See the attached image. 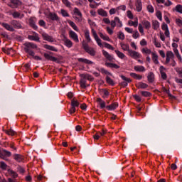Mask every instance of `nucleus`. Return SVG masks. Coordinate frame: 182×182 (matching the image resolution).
Listing matches in <instances>:
<instances>
[{
  "label": "nucleus",
  "instance_id": "0eeeda50",
  "mask_svg": "<svg viewBox=\"0 0 182 182\" xmlns=\"http://www.w3.org/2000/svg\"><path fill=\"white\" fill-rule=\"evenodd\" d=\"M128 53L129 56L134 59H139L140 58V53H139L137 51H133V50H129Z\"/></svg>",
  "mask_w": 182,
  "mask_h": 182
},
{
  "label": "nucleus",
  "instance_id": "7c9ffc66",
  "mask_svg": "<svg viewBox=\"0 0 182 182\" xmlns=\"http://www.w3.org/2000/svg\"><path fill=\"white\" fill-rule=\"evenodd\" d=\"M142 25L146 28V29H150L151 28V24L150 23L149 21L144 20L142 21Z\"/></svg>",
  "mask_w": 182,
  "mask_h": 182
},
{
  "label": "nucleus",
  "instance_id": "4c0bfd02",
  "mask_svg": "<svg viewBox=\"0 0 182 182\" xmlns=\"http://www.w3.org/2000/svg\"><path fill=\"white\" fill-rule=\"evenodd\" d=\"M98 14L100 15L101 16H107V12L103 9H99L97 11Z\"/></svg>",
  "mask_w": 182,
  "mask_h": 182
},
{
  "label": "nucleus",
  "instance_id": "49530a36",
  "mask_svg": "<svg viewBox=\"0 0 182 182\" xmlns=\"http://www.w3.org/2000/svg\"><path fill=\"white\" fill-rule=\"evenodd\" d=\"M74 14H75V15H77V16H79L80 18H82V12H80L79 9L75 8L74 9Z\"/></svg>",
  "mask_w": 182,
  "mask_h": 182
},
{
  "label": "nucleus",
  "instance_id": "2f4dec72",
  "mask_svg": "<svg viewBox=\"0 0 182 182\" xmlns=\"http://www.w3.org/2000/svg\"><path fill=\"white\" fill-rule=\"evenodd\" d=\"M28 39H30V41H36V42H39V37L38 36V34H36L35 36H28Z\"/></svg>",
  "mask_w": 182,
  "mask_h": 182
},
{
  "label": "nucleus",
  "instance_id": "2eb2a0df",
  "mask_svg": "<svg viewBox=\"0 0 182 182\" xmlns=\"http://www.w3.org/2000/svg\"><path fill=\"white\" fill-rule=\"evenodd\" d=\"M1 26L3 28H5V29L9 31L10 32H14L15 31V29H14V27L6 23H2Z\"/></svg>",
  "mask_w": 182,
  "mask_h": 182
},
{
  "label": "nucleus",
  "instance_id": "37998d69",
  "mask_svg": "<svg viewBox=\"0 0 182 182\" xmlns=\"http://www.w3.org/2000/svg\"><path fill=\"white\" fill-rule=\"evenodd\" d=\"M8 171L9 174H11V176L13 177V178H16V177H18V173H16V172L12 171L11 169H8Z\"/></svg>",
  "mask_w": 182,
  "mask_h": 182
},
{
  "label": "nucleus",
  "instance_id": "72a5a7b5",
  "mask_svg": "<svg viewBox=\"0 0 182 182\" xmlns=\"http://www.w3.org/2000/svg\"><path fill=\"white\" fill-rule=\"evenodd\" d=\"M68 23L69 25L71 26V27L74 29V31H76V32L79 31V28H77V26H76V24L73 21H68Z\"/></svg>",
  "mask_w": 182,
  "mask_h": 182
},
{
  "label": "nucleus",
  "instance_id": "a878e982",
  "mask_svg": "<svg viewBox=\"0 0 182 182\" xmlns=\"http://www.w3.org/2000/svg\"><path fill=\"white\" fill-rule=\"evenodd\" d=\"M117 106H119V105H117V103L114 102L109 105H107L106 107V109H107V110H114L116 109V107H117Z\"/></svg>",
  "mask_w": 182,
  "mask_h": 182
},
{
  "label": "nucleus",
  "instance_id": "ea45409f",
  "mask_svg": "<svg viewBox=\"0 0 182 182\" xmlns=\"http://www.w3.org/2000/svg\"><path fill=\"white\" fill-rule=\"evenodd\" d=\"M152 26L154 29L157 30L158 28H160V25L159 24V21L156 20L152 21Z\"/></svg>",
  "mask_w": 182,
  "mask_h": 182
},
{
  "label": "nucleus",
  "instance_id": "a19ab883",
  "mask_svg": "<svg viewBox=\"0 0 182 182\" xmlns=\"http://www.w3.org/2000/svg\"><path fill=\"white\" fill-rule=\"evenodd\" d=\"M173 11H176V12H178L179 14H182V6L181 4H178Z\"/></svg>",
  "mask_w": 182,
  "mask_h": 182
},
{
  "label": "nucleus",
  "instance_id": "79ce46f5",
  "mask_svg": "<svg viewBox=\"0 0 182 182\" xmlns=\"http://www.w3.org/2000/svg\"><path fill=\"white\" fill-rule=\"evenodd\" d=\"M141 95H142V96L144 97H150V96H151V93L148 91H141Z\"/></svg>",
  "mask_w": 182,
  "mask_h": 182
},
{
  "label": "nucleus",
  "instance_id": "4d7b16f0",
  "mask_svg": "<svg viewBox=\"0 0 182 182\" xmlns=\"http://www.w3.org/2000/svg\"><path fill=\"white\" fill-rule=\"evenodd\" d=\"M156 15L158 19H159V21H163L162 16H161V11H156Z\"/></svg>",
  "mask_w": 182,
  "mask_h": 182
},
{
  "label": "nucleus",
  "instance_id": "a18cd8bd",
  "mask_svg": "<svg viewBox=\"0 0 182 182\" xmlns=\"http://www.w3.org/2000/svg\"><path fill=\"white\" fill-rule=\"evenodd\" d=\"M30 26L31 28H33V29H35L36 31L38 29V26L35 23L33 20H30Z\"/></svg>",
  "mask_w": 182,
  "mask_h": 182
},
{
  "label": "nucleus",
  "instance_id": "3c124183",
  "mask_svg": "<svg viewBox=\"0 0 182 182\" xmlns=\"http://www.w3.org/2000/svg\"><path fill=\"white\" fill-rule=\"evenodd\" d=\"M105 48H107V49H110L111 50H114V48L112 46V45L107 43H104Z\"/></svg>",
  "mask_w": 182,
  "mask_h": 182
},
{
  "label": "nucleus",
  "instance_id": "cd10ccee",
  "mask_svg": "<svg viewBox=\"0 0 182 182\" xmlns=\"http://www.w3.org/2000/svg\"><path fill=\"white\" fill-rule=\"evenodd\" d=\"M130 76L132 77H134V79H137L138 80H141V79H143V76H141L139 74H136L134 73H131Z\"/></svg>",
  "mask_w": 182,
  "mask_h": 182
},
{
  "label": "nucleus",
  "instance_id": "774afa93",
  "mask_svg": "<svg viewBox=\"0 0 182 182\" xmlns=\"http://www.w3.org/2000/svg\"><path fill=\"white\" fill-rule=\"evenodd\" d=\"M127 16H128V18H129V19H133V14L132 13L131 11H128L127 12Z\"/></svg>",
  "mask_w": 182,
  "mask_h": 182
},
{
  "label": "nucleus",
  "instance_id": "a211bd4d",
  "mask_svg": "<svg viewBox=\"0 0 182 182\" xmlns=\"http://www.w3.org/2000/svg\"><path fill=\"white\" fill-rule=\"evenodd\" d=\"M102 55L107 59V60H109V62H112L114 59L113 57L105 50H102Z\"/></svg>",
  "mask_w": 182,
  "mask_h": 182
},
{
  "label": "nucleus",
  "instance_id": "0e129e2a",
  "mask_svg": "<svg viewBox=\"0 0 182 182\" xmlns=\"http://www.w3.org/2000/svg\"><path fill=\"white\" fill-rule=\"evenodd\" d=\"M12 16L15 18H19V16H21V14L19 12L15 11L12 14Z\"/></svg>",
  "mask_w": 182,
  "mask_h": 182
},
{
  "label": "nucleus",
  "instance_id": "4be33fe9",
  "mask_svg": "<svg viewBox=\"0 0 182 182\" xmlns=\"http://www.w3.org/2000/svg\"><path fill=\"white\" fill-rule=\"evenodd\" d=\"M14 159L18 163H21V161H23V156H22V155L18 154L14 155Z\"/></svg>",
  "mask_w": 182,
  "mask_h": 182
},
{
  "label": "nucleus",
  "instance_id": "f3484780",
  "mask_svg": "<svg viewBox=\"0 0 182 182\" xmlns=\"http://www.w3.org/2000/svg\"><path fill=\"white\" fill-rule=\"evenodd\" d=\"M70 37L75 42H79V38L77 37V34H76V33H75L74 31H70Z\"/></svg>",
  "mask_w": 182,
  "mask_h": 182
},
{
  "label": "nucleus",
  "instance_id": "de8ad7c7",
  "mask_svg": "<svg viewBox=\"0 0 182 182\" xmlns=\"http://www.w3.org/2000/svg\"><path fill=\"white\" fill-rule=\"evenodd\" d=\"M7 167H8V165H6L5 162L4 161L0 162V168H1V170H6Z\"/></svg>",
  "mask_w": 182,
  "mask_h": 182
},
{
  "label": "nucleus",
  "instance_id": "864d4df0",
  "mask_svg": "<svg viewBox=\"0 0 182 182\" xmlns=\"http://www.w3.org/2000/svg\"><path fill=\"white\" fill-rule=\"evenodd\" d=\"M118 38L119 39H121V41H124V33H123L122 31H119L118 33Z\"/></svg>",
  "mask_w": 182,
  "mask_h": 182
},
{
  "label": "nucleus",
  "instance_id": "f8f14e48",
  "mask_svg": "<svg viewBox=\"0 0 182 182\" xmlns=\"http://www.w3.org/2000/svg\"><path fill=\"white\" fill-rule=\"evenodd\" d=\"M80 87H82V89H86V87H89V86H90V84H87V80H85L83 78L80 79Z\"/></svg>",
  "mask_w": 182,
  "mask_h": 182
},
{
  "label": "nucleus",
  "instance_id": "1a4fd4ad",
  "mask_svg": "<svg viewBox=\"0 0 182 182\" xmlns=\"http://www.w3.org/2000/svg\"><path fill=\"white\" fill-rule=\"evenodd\" d=\"M162 31H165L164 35L166 38H170V31H168V26L166 23H163L161 26Z\"/></svg>",
  "mask_w": 182,
  "mask_h": 182
},
{
  "label": "nucleus",
  "instance_id": "bb28decb",
  "mask_svg": "<svg viewBox=\"0 0 182 182\" xmlns=\"http://www.w3.org/2000/svg\"><path fill=\"white\" fill-rule=\"evenodd\" d=\"M128 25H129V26H134V28H137V26H139V21L137 18L135 21H129Z\"/></svg>",
  "mask_w": 182,
  "mask_h": 182
},
{
  "label": "nucleus",
  "instance_id": "13d9d810",
  "mask_svg": "<svg viewBox=\"0 0 182 182\" xmlns=\"http://www.w3.org/2000/svg\"><path fill=\"white\" fill-rule=\"evenodd\" d=\"M85 35V39H87L88 42H90L91 39H90V35L89 31H87Z\"/></svg>",
  "mask_w": 182,
  "mask_h": 182
},
{
  "label": "nucleus",
  "instance_id": "7ed1b4c3",
  "mask_svg": "<svg viewBox=\"0 0 182 182\" xmlns=\"http://www.w3.org/2000/svg\"><path fill=\"white\" fill-rule=\"evenodd\" d=\"M82 48L87 53H89L91 56H95L96 55V51H95V49L89 47V45L87 43H82Z\"/></svg>",
  "mask_w": 182,
  "mask_h": 182
},
{
  "label": "nucleus",
  "instance_id": "dca6fc26",
  "mask_svg": "<svg viewBox=\"0 0 182 182\" xmlns=\"http://www.w3.org/2000/svg\"><path fill=\"white\" fill-rule=\"evenodd\" d=\"M42 37H43V39H44V41H48V42H53V38L48 35L46 33H43L42 34Z\"/></svg>",
  "mask_w": 182,
  "mask_h": 182
},
{
  "label": "nucleus",
  "instance_id": "bf43d9fd",
  "mask_svg": "<svg viewBox=\"0 0 182 182\" xmlns=\"http://www.w3.org/2000/svg\"><path fill=\"white\" fill-rule=\"evenodd\" d=\"M147 9H148V11L150 12L151 14H153V12H154V8H153V6L151 5H148Z\"/></svg>",
  "mask_w": 182,
  "mask_h": 182
},
{
  "label": "nucleus",
  "instance_id": "f257e3e1",
  "mask_svg": "<svg viewBox=\"0 0 182 182\" xmlns=\"http://www.w3.org/2000/svg\"><path fill=\"white\" fill-rule=\"evenodd\" d=\"M23 45H24V51L26 52V53H28V55H30V56H33V55H35V52H33L32 49H37L38 46H36V44L33 43H29V42H26Z\"/></svg>",
  "mask_w": 182,
  "mask_h": 182
},
{
  "label": "nucleus",
  "instance_id": "423d86ee",
  "mask_svg": "<svg viewBox=\"0 0 182 182\" xmlns=\"http://www.w3.org/2000/svg\"><path fill=\"white\" fill-rule=\"evenodd\" d=\"M92 33L98 46H102L103 45L102 44V40L99 38V36H97V33H96V31H95V29H92Z\"/></svg>",
  "mask_w": 182,
  "mask_h": 182
},
{
  "label": "nucleus",
  "instance_id": "c85d7f7f",
  "mask_svg": "<svg viewBox=\"0 0 182 182\" xmlns=\"http://www.w3.org/2000/svg\"><path fill=\"white\" fill-rule=\"evenodd\" d=\"M10 1L16 8H18L20 5H22V2L19 0H10Z\"/></svg>",
  "mask_w": 182,
  "mask_h": 182
},
{
  "label": "nucleus",
  "instance_id": "5fc2aeb1",
  "mask_svg": "<svg viewBox=\"0 0 182 182\" xmlns=\"http://www.w3.org/2000/svg\"><path fill=\"white\" fill-rule=\"evenodd\" d=\"M160 73H161V78L164 79V80H167V74H166L164 73V71H162V70H161Z\"/></svg>",
  "mask_w": 182,
  "mask_h": 182
},
{
  "label": "nucleus",
  "instance_id": "39448f33",
  "mask_svg": "<svg viewBox=\"0 0 182 182\" xmlns=\"http://www.w3.org/2000/svg\"><path fill=\"white\" fill-rule=\"evenodd\" d=\"M12 156V153L11 151L3 149L0 153V159L5 160V157H11Z\"/></svg>",
  "mask_w": 182,
  "mask_h": 182
},
{
  "label": "nucleus",
  "instance_id": "603ef678",
  "mask_svg": "<svg viewBox=\"0 0 182 182\" xmlns=\"http://www.w3.org/2000/svg\"><path fill=\"white\" fill-rule=\"evenodd\" d=\"M176 72L179 75V77H182V68H176Z\"/></svg>",
  "mask_w": 182,
  "mask_h": 182
},
{
  "label": "nucleus",
  "instance_id": "9b49d317",
  "mask_svg": "<svg viewBox=\"0 0 182 182\" xmlns=\"http://www.w3.org/2000/svg\"><path fill=\"white\" fill-rule=\"evenodd\" d=\"M135 6L137 12H141V9H143V4L141 3V0H136L135 2Z\"/></svg>",
  "mask_w": 182,
  "mask_h": 182
},
{
  "label": "nucleus",
  "instance_id": "052dcab7",
  "mask_svg": "<svg viewBox=\"0 0 182 182\" xmlns=\"http://www.w3.org/2000/svg\"><path fill=\"white\" fill-rule=\"evenodd\" d=\"M6 133L9 134V136H14L15 131H14V129H10L9 131H6Z\"/></svg>",
  "mask_w": 182,
  "mask_h": 182
},
{
  "label": "nucleus",
  "instance_id": "9d476101",
  "mask_svg": "<svg viewBox=\"0 0 182 182\" xmlns=\"http://www.w3.org/2000/svg\"><path fill=\"white\" fill-rule=\"evenodd\" d=\"M64 39L63 40L65 46H67V48H72V46H73V43H72V41L68 39V38H66V36L63 35Z\"/></svg>",
  "mask_w": 182,
  "mask_h": 182
},
{
  "label": "nucleus",
  "instance_id": "6ab92c4d",
  "mask_svg": "<svg viewBox=\"0 0 182 182\" xmlns=\"http://www.w3.org/2000/svg\"><path fill=\"white\" fill-rule=\"evenodd\" d=\"M136 87L138 89H147V87H149V85H147L143 82H140L136 85Z\"/></svg>",
  "mask_w": 182,
  "mask_h": 182
},
{
  "label": "nucleus",
  "instance_id": "338daca9",
  "mask_svg": "<svg viewBox=\"0 0 182 182\" xmlns=\"http://www.w3.org/2000/svg\"><path fill=\"white\" fill-rule=\"evenodd\" d=\"M61 14L63 16H69V14H68L66 10L61 9Z\"/></svg>",
  "mask_w": 182,
  "mask_h": 182
},
{
  "label": "nucleus",
  "instance_id": "69168bd1",
  "mask_svg": "<svg viewBox=\"0 0 182 182\" xmlns=\"http://www.w3.org/2000/svg\"><path fill=\"white\" fill-rule=\"evenodd\" d=\"M133 97L135 99L136 102H141V98L140 97V96L134 95H133Z\"/></svg>",
  "mask_w": 182,
  "mask_h": 182
},
{
  "label": "nucleus",
  "instance_id": "58836bf2",
  "mask_svg": "<svg viewBox=\"0 0 182 182\" xmlns=\"http://www.w3.org/2000/svg\"><path fill=\"white\" fill-rule=\"evenodd\" d=\"M79 105H80V103L78 102L77 100H71V106L73 107H75V108L79 107Z\"/></svg>",
  "mask_w": 182,
  "mask_h": 182
},
{
  "label": "nucleus",
  "instance_id": "20e7f679",
  "mask_svg": "<svg viewBox=\"0 0 182 182\" xmlns=\"http://www.w3.org/2000/svg\"><path fill=\"white\" fill-rule=\"evenodd\" d=\"M120 77L122 79V80H124V81L120 82V84H119L120 86H122V87H126V86H127V85H129V83H132V80L130 78H127L124 75H121Z\"/></svg>",
  "mask_w": 182,
  "mask_h": 182
},
{
  "label": "nucleus",
  "instance_id": "393cba45",
  "mask_svg": "<svg viewBox=\"0 0 182 182\" xmlns=\"http://www.w3.org/2000/svg\"><path fill=\"white\" fill-rule=\"evenodd\" d=\"M43 48H45V49H48V50H52L53 52H58V50L56 48L52 46H49L48 44H45L43 46Z\"/></svg>",
  "mask_w": 182,
  "mask_h": 182
},
{
  "label": "nucleus",
  "instance_id": "09e8293b",
  "mask_svg": "<svg viewBox=\"0 0 182 182\" xmlns=\"http://www.w3.org/2000/svg\"><path fill=\"white\" fill-rule=\"evenodd\" d=\"M166 57L170 58L171 60L174 59V53L172 51L166 52Z\"/></svg>",
  "mask_w": 182,
  "mask_h": 182
},
{
  "label": "nucleus",
  "instance_id": "c9c22d12",
  "mask_svg": "<svg viewBox=\"0 0 182 182\" xmlns=\"http://www.w3.org/2000/svg\"><path fill=\"white\" fill-rule=\"evenodd\" d=\"M100 37L101 39H103V41H107L108 42H110V38L107 36H104L103 33H99Z\"/></svg>",
  "mask_w": 182,
  "mask_h": 182
},
{
  "label": "nucleus",
  "instance_id": "8fccbe9b",
  "mask_svg": "<svg viewBox=\"0 0 182 182\" xmlns=\"http://www.w3.org/2000/svg\"><path fill=\"white\" fill-rule=\"evenodd\" d=\"M114 21H115V23L117 22V23H119L118 26L119 28H122L123 26V23H122V21H120V18H119V17H115Z\"/></svg>",
  "mask_w": 182,
  "mask_h": 182
},
{
  "label": "nucleus",
  "instance_id": "c756f323",
  "mask_svg": "<svg viewBox=\"0 0 182 182\" xmlns=\"http://www.w3.org/2000/svg\"><path fill=\"white\" fill-rule=\"evenodd\" d=\"M134 69L136 70V72H144L146 70V68H144V67L142 65L134 66Z\"/></svg>",
  "mask_w": 182,
  "mask_h": 182
},
{
  "label": "nucleus",
  "instance_id": "b1692460",
  "mask_svg": "<svg viewBox=\"0 0 182 182\" xmlns=\"http://www.w3.org/2000/svg\"><path fill=\"white\" fill-rule=\"evenodd\" d=\"M78 62H82V63H86V65H93V61H90L86 58H78Z\"/></svg>",
  "mask_w": 182,
  "mask_h": 182
},
{
  "label": "nucleus",
  "instance_id": "ddd939ff",
  "mask_svg": "<svg viewBox=\"0 0 182 182\" xmlns=\"http://www.w3.org/2000/svg\"><path fill=\"white\" fill-rule=\"evenodd\" d=\"M147 80L149 83H154L155 80V75L154 73L153 72H149L147 75Z\"/></svg>",
  "mask_w": 182,
  "mask_h": 182
},
{
  "label": "nucleus",
  "instance_id": "aec40b11",
  "mask_svg": "<svg viewBox=\"0 0 182 182\" xmlns=\"http://www.w3.org/2000/svg\"><path fill=\"white\" fill-rule=\"evenodd\" d=\"M105 66L107 68H111L114 69H120V66L117 64L112 63H105Z\"/></svg>",
  "mask_w": 182,
  "mask_h": 182
},
{
  "label": "nucleus",
  "instance_id": "f03ea898",
  "mask_svg": "<svg viewBox=\"0 0 182 182\" xmlns=\"http://www.w3.org/2000/svg\"><path fill=\"white\" fill-rule=\"evenodd\" d=\"M50 55H53V53L52 52H48V53H45L43 54V56L46 60H50L51 62H56V63H60V60L58 59V58L52 56Z\"/></svg>",
  "mask_w": 182,
  "mask_h": 182
},
{
  "label": "nucleus",
  "instance_id": "412c9836",
  "mask_svg": "<svg viewBox=\"0 0 182 182\" xmlns=\"http://www.w3.org/2000/svg\"><path fill=\"white\" fill-rule=\"evenodd\" d=\"M97 102L99 103L101 109H105V107H106V102L102 100V98H97Z\"/></svg>",
  "mask_w": 182,
  "mask_h": 182
},
{
  "label": "nucleus",
  "instance_id": "f704fd0d",
  "mask_svg": "<svg viewBox=\"0 0 182 182\" xmlns=\"http://www.w3.org/2000/svg\"><path fill=\"white\" fill-rule=\"evenodd\" d=\"M106 82L107 83H108V85H110L111 86H114V82L112 78H110V77L109 76L106 77Z\"/></svg>",
  "mask_w": 182,
  "mask_h": 182
},
{
  "label": "nucleus",
  "instance_id": "c03bdc74",
  "mask_svg": "<svg viewBox=\"0 0 182 182\" xmlns=\"http://www.w3.org/2000/svg\"><path fill=\"white\" fill-rule=\"evenodd\" d=\"M115 53L120 59H124V55L123 53L120 52L119 50H115Z\"/></svg>",
  "mask_w": 182,
  "mask_h": 182
},
{
  "label": "nucleus",
  "instance_id": "e433bc0d",
  "mask_svg": "<svg viewBox=\"0 0 182 182\" xmlns=\"http://www.w3.org/2000/svg\"><path fill=\"white\" fill-rule=\"evenodd\" d=\"M121 48H122V49H123V50H127L129 53V50H130L129 44L121 43Z\"/></svg>",
  "mask_w": 182,
  "mask_h": 182
},
{
  "label": "nucleus",
  "instance_id": "e2e57ef3",
  "mask_svg": "<svg viewBox=\"0 0 182 182\" xmlns=\"http://www.w3.org/2000/svg\"><path fill=\"white\" fill-rule=\"evenodd\" d=\"M140 36V34L139 33V31H135L134 33L132 35V37L134 39H137Z\"/></svg>",
  "mask_w": 182,
  "mask_h": 182
},
{
  "label": "nucleus",
  "instance_id": "473e14b6",
  "mask_svg": "<svg viewBox=\"0 0 182 182\" xmlns=\"http://www.w3.org/2000/svg\"><path fill=\"white\" fill-rule=\"evenodd\" d=\"M49 17L51 21H59V17L58 16V15H56V14L50 13Z\"/></svg>",
  "mask_w": 182,
  "mask_h": 182
},
{
  "label": "nucleus",
  "instance_id": "4468645a",
  "mask_svg": "<svg viewBox=\"0 0 182 182\" xmlns=\"http://www.w3.org/2000/svg\"><path fill=\"white\" fill-rule=\"evenodd\" d=\"M11 25L15 28V29H22V25L16 20L11 21Z\"/></svg>",
  "mask_w": 182,
  "mask_h": 182
},
{
  "label": "nucleus",
  "instance_id": "6e6d98bb",
  "mask_svg": "<svg viewBox=\"0 0 182 182\" xmlns=\"http://www.w3.org/2000/svg\"><path fill=\"white\" fill-rule=\"evenodd\" d=\"M17 171H19L21 174H23V173H25V169L21 166L17 167Z\"/></svg>",
  "mask_w": 182,
  "mask_h": 182
},
{
  "label": "nucleus",
  "instance_id": "5701e85b",
  "mask_svg": "<svg viewBox=\"0 0 182 182\" xmlns=\"http://www.w3.org/2000/svg\"><path fill=\"white\" fill-rule=\"evenodd\" d=\"M152 55V60L155 63V65H159V55L156 53H151Z\"/></svg>",
  "mask_w": 182,
  "mask_h": 182
},
{
  "label": "nucleus",
  "instance_id": "680f3d73",
  "mask_svg": "<svg viewBox=\"0 0 182 182\" xmlns=\"http://www.w3.org/2000/svg\"><path fill=\"white\" fill-rule=\"evenodd\" d=\"M62 2L65 4V6H67L68 8H70V2H69V1L62 0Z\"/></svg>",
  "mask_w": 182,
  "mask_h": 182
},
{
  "label": "nucleus",
  "instance_id": "6e6552de",
  "mask_svg": "<svg viewBox=\"0 0 182 182\" xmlns=\"http://www.w3.org/2000/svg\"><path fill=\"white\" fill-rule=\"evenodd\" d=\"M80 77L82 79H84L85 80H89L90 82H93L95 80V78L93 77V76L89 74H81Z\"/></svg>",
  "mask_w": 182,
  "mask_h": 182
}]
</instances>
